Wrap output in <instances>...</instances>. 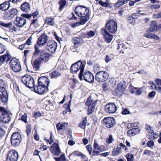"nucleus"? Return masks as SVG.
<instances>
[{"label": "nucleus", "instance_id": "obj_62", "mask_svg": "<svg viewBox=\"0 0 161 161\" xmlns=\"http://www.w3.org/2000/svg\"><path fill=\"white\" fill-rule=\"evenodd\" d=\"M134 89H137L135 92L136 95H139L142 94V90L141 89H138L136 88H134Z\"/></svg>", "mask_w": 161, "mask_h": 161}, {"label": "nucleus", "instance_id": "obj_18", "mask_svg": "<svg viewBox=\"0 0 161 161\" xmlns=\"http://www.w3.org/2000/svg\"><path fill=\"white\" fill-rule=\"evenodd\" d=\"M49 83V79L46 77H41L38 79V84L44 87H47V88H48Z\"/></svg>", "mask_w": 161, "mask_h": 161}, {"label": "nucleus", "instance_id": "obj_24", "mask_svg": "<svg viewBox=\"0 0 161 161\" xmlns=\"http://www.w3.org/2000/svg\"><path fill=\"white\" fill-rule=\"evenodd\" d=\"M15 26L14 27V31H19L20 29V17H17L14 22Z\"/></svg>", "mask_w": 161, "mask_h": 161}, {"label": "nucleus", "instance_id": "obj_52", "mask_svg": "<svg viewBox=\"0 0 161 161\" xmlns=\"http://www.w3.org/2000/svg\"><path fill=\"white\" fill-rule=\"evenodd\" d=\"M114 139L112 135H109V137L106 139L107 143L109 144L112 143Z\"/></svg>", "mask_w": 161, "mask_h": 161}, {"label": "nucleus", "instance_id": "obj_17", "mask_svg": "<svg viewBox=\"0 0 161 161\" xmlns=\"http://www.w3.org/2000/svg\"><path fill=\"white\" fill-rule=\"evenodd\" d=\"M0 96L1 101L3 103L7 102L8 99V95L4 87L0 88Z\"/></svg>", "mask_w": 161, "mask_h": 161}, {"label": "nucleus", "instance_id": "obj_63", "mask_svg": "<svg viewBox=\"0 0 161 161\" xmlns=\"http://www.w3.org/2000/svg\"><path fill=\"white\" fill-rule=\"evenodd\" d=\"M86 147L90 155H91L92 151V147L91 145H88L86 146Z\"/></svg>", "mask_w": 161, "mask_h": 161}, {"label": "nucleus", "instance_id": "obj_22", "mask_svg": "<svg viewBox=\"0 0 161 161\" xmlns=\"http://www.w3.org/2000/svg\"><path fill=\"white\" fill-rule=\"evenodd\" d=\"M102 33L107 42L109 43L113 39V36L109 34L105 29H102Z\"/></svg>", "mask_w": 161, "mask_h": 161}, {"label": "nucleus", "instance_id": "obj_41", "mask_svg": "<svg viewBox=\"0 0 161 161\" xmlns=\"http://www.w3.org/2000/svg\"><path fill=\"white\" fill-rule=\"evenodd\" d=\"M66 0H61L59 2L60 5L59 10L61 11L66 4Z\"/></svg>", "mask_w": 161, "mask_h": 161}, {"label": "nucleus", "instance_id": "obj_34", "mask_svg": "<svg viewBox=\"0 0 161 161\" xmlns=\"http://www.w3.org/2000/svg\"><path fill=\"white\" fill-rule=\"evenodd\" d=\"M121 147H115L112 152V155L114 156L118 155L121 152Z\"/></svg>", "mask_w": 161, "mask_h": 161}, {"label": "nucleus", "instance_id": "obj_44", "mask_svg": "<svg viewBox=\"0 0 161 161\" xmlns=\"http://www.w3.org/2000/svg\"><path fill=\"white\" fill-rule=\"evenodd\" d=\"M126 3L125 0H119L116 2L115 4V7H119L120 6L123 5Z\"/></svg>", "mask_w": 161, "mask_h": 161}, {"label": "nucleus", "instance_id": "obj_13", "mask_svg": "<svg viewBox=\"0 0 161 161\" xmlns=\"http://www.w3.org/2000/svg\"><path fill=\"white\" fill-rule=\"evenodd\" d=\"M50 56L51 55L49 53L46 52L45 51H42L40 53L39 59L42 63H46L49 61Z\"/></svg>", "mask_w": 161, "mask_h": 161}, {"label": "nucleus", "instance_id": "obj_20", "mask_svg": "<svg viewBox=\"0 0 161 161\" xmlns=\"http://www.w3.org/2000/svg\"><path fill=\"white\" fill-rule=\"evenodd\" d=\"M84 80L86 81L92 83L94 80L93 75L89 71H86L83 75Z\"/></svg>", "mask_w": 161, "mask_h": 161}, {"label": "nucleus", "instance_id": "obj_33", "mask_svg": "<svg viewBox=\"0 0 161 161\" xmlns=\"http://www.w3.org/2000/svg\"><path fill=\"white\" fill-rule=\"evenodd\" d=\"M30 9V5L27 3H25L21 6V9L23 11L27 12Z\"/></svg>", "mask_w": 161, "mask_h": 161}, {"label": "nucleus", "instance_id": "obj_60", "mask_svg": "<svg viewBox=\"0 0 161 161\" xmlns=\"http://www.w3.org/2000/svg\"><path fill=\"white\" fill-rule=\"evenodd\" d=\"M153 16L154 19L161 18V12H159L157 14H154Z\"/></svg>", "mask_w": 161, "mask_h": 161}, {"label": "nucleus", "instance_id": "obj_1", "mask_svg": "<svg viewBox=\"0 0 161 161\" xmlns=\"http://www.w3.org/2000/svg\"><path fill=\"white\" fill-rule=\"evenodd\" d=\"M76 14L80 17V19L86 22L89 19V10L83 6L77 7L75 9Z\"/></svg>", "mask_w": 161, "mask_h": 161}, {"label": "nucleus", "instance_id": "obj_6", "mask_svg": "<svg viewBox=\"0 0 161 161\" xmlns=\"http://www.w3.org/2000/svg\"><path fill=\"white\" fill-rule=\"evenodd\" d=\"M108 73L103 71H101L97 72L95 75L96 80L100 82L106 81L108 79Z\"/></svg>", "mask_w": 161, "mask_h": 161}, {"label": "nucleus", "instance_id": "obj_12", "mask_svg": "<svg viewBox=\"0 0 161 161\" xmlns=\"http://www.w3.org/2000/svg\"><path fill=\"white\" fill-rule=\"evenodd\" d=\"M105 111L109 114H113L117 110V107L113 103H110L107 104L105 107Z\"/></svg>", "mask_w": 161, "mask_h": 161}, {"label": "nucleus", "instance_id": "obj_49", "mask_svg": "<svg viewBox=\"0 0 161 161\" xmlns=\"http://www.w3.org/2000/svg\"><path fill=\"white\" fill-rule=\"evenodd\" d=\"M32 37L31 36L27 39L25 43L23 44L22 45H21V47L23 46V47H24V45H25L26 44L28 45H31L32 43Z\"/></svg>", "mask_w": 161, "mask_h": 161}, {"label": "nucleus", "instance_id": "obj_21", "mask_svg": "<svg viewBox=\"0 0 161 161\" xmlns=\"http://www.w3.org/2000/svg\"><path fill=\"white\" fill-rule=\"evenodd\" d=\"M51 152L54 154L58 155L60 153V150L58 144L55 143L51 146Z\"/></svg>", "mask_w": 161, "mask_h": 161}, {"label": "nucleus", "instance_id": "obj_14", "mask_svg": "<svg viewBox=\"0 0 161 161\" xmlns=\"http://www.w3.org/2000/svg\"><path fill=\"white\" fill-rule=\"evenodd\" d=\"M48 90L47 87L40 85L38 84L36 86H34V91L36 93L39 94H42L47 92Z\"/></svg>", "mask_w": 161, "mask_h": 161}, {"label": "nucleus", "instance_id": "obj_27", "mask_svg": "<svg viewBox=\"0 0 161 161\" xmlns=\"http://www.w3.org/2000/svg\"><path fill=\"white\" fill-rule=\"evenodd\" d=\"M10 7V3L9 1L5 2L0 4V9L2 11H5L8 9Z\"/></svg>", "mask_w": 161, "mask_h": 161}, {"label": "nucleus", "instance_id": "obj_55", "mask_svg": "<svg viewBox=\"0 0 161 161\" xmlns=\"http://www.w3.org/2000/svg\"><path fill=\"white\" fill-rule=\"evenodd\" d=\"M87 35L88 36L90 37H92L95 35V33L94 31H90L87 32Z\"/></svg>", "mask_w": 161, "mask_h": 161}, {"label": "nucleus", "instance_id": "obj_56", "mask_svg": "<svg viewBox=\"0 0 161 161\" xmlns=\"http://www.w3.org/2000/svg\"><path fill=\"white\" fill-rule=\"evenodd\" d=\"M146 129L147 131L148 132L152 133H153V131L151 128V127L149 125H147L146 126Z\"/></svg>", "mask_w": 161, "mask_h": 161}, {"label": "nucleus", "instance_id": "obj_58", "mask_svg": "<svg viewBox=\"0 0 161 161\" xmlns=\"http://www.w3.org/2000/svg\"><path fill=\"white\" fill-rule=\"evenodd\" d=\"M31 25H34L35 27L37 26V21L36 19L32 20Z\"/></svg>", "mask_w": 161, "mask_h": 161}, {"label": "nucleus", "instance_id": "obj_29", "mask_svg": "<svg viewBox=\"0 0 161 161\" xmlns=\"http://www.w3.org/2000/svg\"><path fill=\"white\" fill-rule=\"evenodd\" d=\"M144 36L146 37L158 40L159 38L156 35L153 33H147L144 35Z\"/></svg>", "mask_w": 161, "mask_h": 161}, {"label": "nucleus", "instance_id": "obj_7", "mask_svg": "<svg viewBox=\"0 0 161 161\" xmlns=\"http://www.w3.org/2000/svg\"><path fill=\"white\" fill-rule=\"evenodd\" d=\"M106 27L110 32L113 34L117 30V23L113 20H108L106 24Z\"/></svg>", "mask_w": 161, "mask_h": 161}, {"label": "nucleus", "instance_id": "obj_30", "mask_svg": "<svg viewBox=\"0 0 161 161\" xmlns=\"http://www.w3.org/2000/svg\"><path fill=\"white\" fill-rule=\"evenodd\" d=\"M45 23L49 25L53 26L54 24V21L52 18L47 17L45 18Z\"/></svg>", "mask_w": 161, "mask_h": 161}, {"label": "nucleus", "instance_id": "obj_3", "mask_svg": "<svg viewBox=\"0 0 161 161\" xmlns=\"http://www.w3.org/2000/svg\"><path fill=\"white\" fill-rule=\"evenodd\" d=\"M21 80L27 87L31 88L34 87V80L31 76L28 75L24 76L21 77Z\"/></svg>", "mask_w": 161, "mask_h": 161}, {"label": "nucleus", "instance_id": "obj_4", "mask_svg": "<svg viewBox=\"0 0 161 161\" xmlns=\"http://www.w3.org/2000/svg\"><path fill=\"white\" fill-rule=\"evenodd\" d=\"M11 120V117L5 108L0 106V120L3 123H7Z\"/></svg>", "mask_w": 161, "mask_h": 161}, {"label": "nucleus", "instance_id": "obj_57", "mask_svg": "<svg viewBox=\"0 0 161 161\" xmlns=\"http://www.w3.org/2000/svg\"><path fill=\"white\" fill-rule=\"evenodd\" d=\"M11 25V23H10L7 24H5L3 22H0V25H2L6 27H10V26Z\"/></svg>", "mask_w": 161, "mask_h": 161}, {"label": "nucleus", "instance_id": "obj_28", "mask_svg": "<svg viewBox=\"0 0 161 161\" xmlns=\"http://www.w3.org/2000/svg\"><path fill=\"white\" fill-rule=\"evenodd\" d=\"M39 12L38 11H37L32 13L31 14H22L21 16L22 17L26 18L28 19H29L31 18L32 16H33V18H35L36 16L38 15Z\"/></svg>", "mask_w": 161, "mask_h": 161}, {"label": "nucleus", "instance_id": "obj_9", "mask_svg": "<svg viewBox=\"0 0 161 161\" xmlns=\"http://www.w3.org/2000/svg\"><path fill=\"white\" fill-rule=\"evenodd\" d=\"M9 63L12 69L15 72H18L20 71V63L19 60L14 58H12Z\"/></svg>", "mask_w": 161, "mask_h": 161}, {"label": "nucleus", "instance_id": "obj_59", "mask_svg": "<svg viewBox=\"0 0 161 161\" xmlns=\"http://www.w3.org/2000/svg\"><path fill=\"white\" fill-rule=\"evenodd\" d=\"M31 131V126L28 125L26 127V132L27 135H29Z\"/></svg>", "mask_w": 161, "mask_h": 161}, {"label": "nucleus", "instance_id": "obj_46", "mask_svg": "<svg viewBox=\"0 0 161 161\" xmlns=\"http://www.w3.org/2000/svg\"><path fill=\"white\" fill-rule=\"evenodd\" d=\"M126 158L127 161H133L134 157L132 154L128 153L127 154Z\"/></svg>", "mask_w": 161, "mask_h": 161}, {"label": "nucleus", "instance_id": "obj_16", "mask_svg": "<svg viewBox=\"0 0 161 161\" xmlns=\"http://www.w3.org/2000/svg\"><path fill=\"white\" fill-rule=\"evenodd\" d=\"M57 47V44L54 41L49 42L46 46V48L50 52L54 53L56 50Z\"/></svg>", "mask_w": 161, "mask_h": 161}, {"label": "nucleus", "instance_id": "obj_8", "mask_svg": "<svg viewBox=\"0 0 161 161\" xmlns=\"http://www.w3.org/2000/svg\"><path fill=\"white\" fill-rule=\"evenodd\" d=\"M11 144L13 147H17L20 144V134L18 132L14 133L11 137Z\"/></svg>", "mask_w": 161, "mask_h": 161}, {"label": "nucleus", "instance_id": "obj_47", "mask_svg": "<svg viewBox=\"0 0 161 161\" xmlns=\"http://www.w3.org/2000/svg\"><path fill=\"white\" fill-rule=\"evenodd\" d=\"M99 3L100 5L104 7H107L109 5L108 1L107 0H106V2H104L100 0L99 1Z\"/></svg>", "mask_w": 161, "mask_h": 161}, {"label": "nucleus", "instance_id": "obj_45", "mask_svg": "<svg viewBox=\"0 0 161 161\" xmlns=\"http://www.w3.org/2000/svg\"><path fill=\"white\" fill-rule=\"evenodd\" d=\"M128 22L131 24L132 25H134L135 23V19L131 17V16H129L127 17Z\"/></svg>", "mask_w": 161, "mask_h": 161}, {"label": "nucleus", "instance_id": "obj_25", "mask_svg": "<svg viewBox=\"0 0 161 161\" xmlns=\"http://www.w3.org/2000/svg\"><path fill=\"white\" fill-rule=\"evenodd\" d=\"M73 42L75 47H77L79 44L83 43L84 40L80 37H75L73 38Z\"/></svg>", "mask_w": 161, "mask_h": 161}, {"label": "nucleus", "instance_id": "obj_5", "mask_svg": "<svg viewBox=\"0 0 161 161\" xmlns=\"http://www.w3.org/2000/svg\"><path fill=\"white\" fill-rule=\"evenodd\" d=\"M96 104V101H93L91 99L90 97H88L85 103V105L88 107L87 109L88 115H90L93 113Z\"/></svg>", "mask_w": 161, "mask_h": 161}, {"label": "nucleus", "instance_id": "obj_50", "mask_svg": "<svg viewBox=\"0 0 161 161\" xmlns=\"http://www.w3.org/2000/svg\"><path fill=\"white\" fill-rule=\"evenodd\" d=\"M54 158L56 160V161H64L65 160V155L62 154L60 157Z\"/></svg>", "mask_w": 161, "mask_h": 161}, {"label": "nucleus", "instance_id": "obj_35", "mask_svg": "<svg viewBox=\"0 0 161 161\" xmlns=\"http://www.w3.org/2000/svg\"><path fill=\"white\" fill-rule=\"evenodd\" d=\"M87 123V118L86 117H84L82 118V121L80 122L79 126L81 128L84 129H85L86 125Z\"/></svg>", "mask_w": 161, "mask_h": 161}, {"label": "nucleus", "instance_id": "obj_19", "mask_svg": "<svg viewBox=\"0 0 161 161\" xmlns=\"http://www.w3.org/2000/svg\"><path fill=\"white\" fill-rule=\"evenodd\" d=\"M47 36L45 34H43L39 38L36 43L39 46H43L47 42Z\"/></svg>", "mask_w": 161, "mask_h": 161}, {"label": "nucleus", "instance_id": "obj_42", "mask_svg": "<svg viewBox=\"0 0 161 161\" xmlns=\"http://www.w3.org/2000/svg\"><path fill=\"white\" fill-rule=\"evenodd\" d=\"M149 88L151 90L155 89L157 91L161 93V87H157L154 83L151 85L149 87Z\"/></svg>", "mask_w": 161, "mask_h": 161}, {"label": "nucleus", "instance_id": "obj_2", "mask_svg": "<svg viewBox=\"0 0 161 161\" xmlns=\"http://www.w3.org/2000/svg\"><path fill=\"white\" fill-rule=\"evenodd\" d=\"M85 65L82 64L81 61H79L73 64L71 66L70 69L72 72L76 73L79 70L80 72L79 77L80 80H83V72L84 70Z\"/></svg>", "mask_w": 161, "mask_h": 161}, {"label": "nucleus", "instance_id": "obj_11", "mask_svg": "<svg viewBox=\"0 0 161 161\" xmlns=\"http://www.w3.org/2000/svg\"><path fill=\"white\" fill-rule=\"evenodd\" d=\"M103 123L107 128H112L115 124L114 119L110 117L105 118L103 119Z\"/></svg>", "mask_w": 161, "mask_h": 161}, {"label": "nucleus", "instance_id": "obj_53", "mask_svg": "<svg viewBox=\"0 0 161 161\" xmlns=\"http://www.w3.org/2000/svg\"><path fill=\"white\" fill-rule=\"evenodd\" d=\"M27 114H25L24 115H22L21 117V120L23 121L25 123H27Z\"/></svg>", "mask_w": 161, "mask_h": 161}, {"label": "nucleus", "instance_id": "obj_32", "mask_svg": "<svg viewBox=\"0 0 161 161\" xmlns=\"http://www.w3.org/2000/svg\"><path fill=\"white\" fill-rule=\"evenodd\" d=\"M139 132V129L138 128H132L127 132V134L130 135L134 136L138 133Z\"/></svg>", "mask_w": 161, "mask_h": 161}, {"label": "nucleus", "instance_id": "obj_64", "mask_svg": "<svg viewBox=\"0 0 161 161\" xmlns=\"http://www.w3.org/2000/svg\"><path fill=\"white\" fill-rule=\"evenodd\" d=\"M155 82L156 85L158 86H161V79H157L155 80Z\"/></svg>", "mask_w": 161, "mask_h": 161}, {"label": "nucleus", "instance_id": "obj_26", "mask_svg": "<svg viewBox=\"0 0 161 161\" xmlns=\"http://www.w3.org/2000/svg\"><path fill=\"white\" fill-rule=\"evenodd\" d=\"M11 58V56L8 53L7 54L0 57V66L5 61H8Z\"/></svg>", "mask_w": 161, "mask_h": 161}, {"label": "nucleus", "instance_id": "obj_54", "mask_svg": "<svg viewBox=\"0 0 161 161\" xmlns=\"http://www.w3.org/2000/svg\"><path fill=\"white\" fill-rule=\"evenodd\" d=\"M14 90H15L16 92H18L19 93L20 92V91L19 89V86L16 83H14Z\"/></svg>", "mask_w": 161, "mask_h": 161}, {"label": "nucleus", "instance_id": "obj_23", "mask_svg": "<svg viewBox=\"0 0 161 161\" xmlns=\"http://www.w3.org/2000/svg\"><path fill=\"white\" fill-rule=\"evenodd\" d=\"M150 25L151 28L147 30V32L149 33L150 32H153L154 31H157L158 28L156 21H152Z\"/></svg>", "mask_w": 161, "mask_h": 161}, {"label": "nucleus", "instance_id": "obj_48", "mask_svg": "<svg viewBox=\"0 0 161 161\" xmlns=\"http://www.w3.org/2000/svg\"><path fill=\"white\" fill-rule=\"evenodd\" d=\"M6 49V46L0 43V54L3 53L5 51Z\"/></svg>", "mask_w": 161, "mask_h": 161}, {"label": "nucleus", "instance_id": "obj_38", "mask_svg": "<svg viewBox=\"0 0 161 161\" xmlns=\"http://www.w3.org/2000/svg\"><path fill=\"white\" fill-rule=\"evenodd\" d=\"M117 87L121 89L124 91H125L126 87V83L125 81H120L117 84Z\"/></svg>", "mask_w": 161, "mask_h": 161}, {"label": "nucleus", "instance_id": "obj_10", "mask_svg": "<svg viewBox=\"0 0 161 161\" xmlns=\"http://www.w3.org/2000/svg\"><path fill=\"white\" fill-rule=\"evenodd\" d=\"M19 157L18 153L15 150H11L7 154V161H17Z\"/></svg>", "mask_w": 161, "mask_h": 161}, {"label": "nucleus", "instance_id": "obj_51", "mask_svg": "<svg viewBox=\"0 0 161 161\" xmlns=\"http://www.w3.org/2000/svg\"><path fill=\"white\" fill-rule=\"evenodd\" d=\"M154 153L153 152L147 150H145L143 153L144 154L147 155V156H151Z\"/></svg>", "mask_w": 161, "mask_h": 161}, {"label": "nucleus", "instance_id": "obj_15", "mask_svg": "<svg viewBox=\"0 0 161 161\" xmlns=\"http://www.w3.org/2000/svg\"><path fill=\"white\" fill-rule=\"evenodd\" d=\"M18 13L17 10L15 9H11L8 12L4 13V16L6 19H11Z\"/></svg>", "mask_w": 161, "mask_h": 161}, {"label": "nucleus", "instance_id": "obj_31", "mask_svg": "<svg viewBox=\"0 0 161 161\" xmlns=\"http://www.w3.org/2000/svg\"><path fill=\"white\" fill-rule=\"evenodd\" d=\"M124 92L121 89L117 87L116 89L113 91V94L114 95L116 96H120L123 94Z\"/></svg>", "mask_w": 161, "mask_h": 161}, {"label": "nucleus", "instance_id": "obj_61", "mask_svg": "<svg viewBox=\"0 0 161 161\" xmlns=\"http://www.w3.org/2000/svg\"><path fill=\"white\" fill-rule=\"evenodd\" d=\"M160 7V5L158 4H156L151 6V8L152 9H158Z\"/></svg>", "mask_w": 161, "mask_h": 161}, {"label": "nucleus", "instance_id": "obj_40", "mask_svg": "<svg viewBox=\"0 0 161 161\" xmlns=\"http://www.w3.org/2000/svg\"><path fill=\"white\" fill-rule=\"evenodd\" d=\"M68 125V123H64L61 124L60 123H58L56 125V127L58 130H61L64 128H65L66 126Z\"/></svg>", "mask_w": 161, "mask_h": 161}, {"label": "nucleus", "instance_id": "obj_39", "mask_svg": "<svg viewBox=\"0 0 161 161\" xmlns=\"http://www.w3.org/2000/svg\"><path fill=\"white\" fill-rule=\"evenodd\" d=\"M80 22H77L74 23L70 25L73 28H75L76 27L79 26L80 25H84L86 22L83 21V19H80Z\"/></svg>", "mask_w": 161, "mask_h": 161}, {"label": "nucleus", "instance_id": "obj_36", "mask_svg": "<svg viewBox=\"0 0 161 161\" xmlns=\"http://www.w3.org/2000/svg\"><path fill=\"white\" fill-rule=\"evenodd\" d=\"M42 63L41 60L38 58L35 60L33 63H32L33 67L36 69H38L40 68V64Z\"/></svg>", "mask_w": 161, "mask_h": 161}, {"label": "nucleus", "instance_id": "obj_37", "mask_svg": "<svg viewBox=\"0 0 161 161\" xmlns=\"http://www.w3.org/2000/svg\"><path fill=\"white\" fill-rule=\"evenodd\" d=\"M41 46H39L37 43L34 46V49L35 51L33 53V57L34 56H36V55H38L39 53H40V52H41V50L39 49V47H41Z\"/></svg>", "mask_w": 161, "mask_h": 161}, {"label": "nucleus", "instance_id": "obj_43", "mask_svg": "<svg viewBox=\"0 0 161 161\" xmlns=\"http://www.w3.org/2000/svg\"><path fill=\"white\" fill-rule=\"evenodd\" d=\"M60 75V73L57 71H55L53 72L50 75V76L51 78H56Z\"/></svg>", "mask_w": 161, "mask_h": 161}]
</instances>
